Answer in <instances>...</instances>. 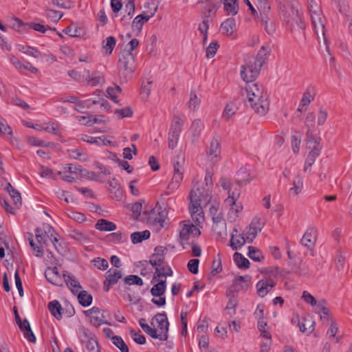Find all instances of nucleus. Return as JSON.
Listing matches in <instances>:
<instances>
[{
  "label": "nucleus",
  "mask_w": 352,
  "mask_h": 352,
  "mask_svg": "<svg viewBox=\"0 0 352 352\" xmlns=\"http://www.w3.org/2000/svg\"><path fill=\"white\" fill-rule=\"evenodd\" d=\"M124 281L126 285H136L142 286L143 285L142 279L136 275L127 276L124 278Z\"/></svg>",
  "instance_id": "nucleus-59"
},
{
  "label": "nucleus",
  "mask_w": 352,
  "mask_h": 352,
  "mask_svg": "<svg viewBox=\"0 0 352 352\" xmlns=\"http://www.w3.org/2000/svg\"><path fill=\"white\" fill-rule=\"evenodd\" d=\"M173 174L164 192L166 195L173 194L179 188L184 179V159L182 157H178L173 160Z\"/></svg>",
  "instance_id": "nucleus-5"
},
{
  "label": "nucleus",
  "mask_w": 352,
  "mask_h": 352,
  "mask_svg": "<svg viewBox=\"0 0 352 352\" xmlns=\"http://www.w3.org/2000/svg\"><path fill=\"white\" fill-rule=\"evenodd\" d=\"M303 188V179L298 175L294 177L293 179V187L290 188L289 191L294 195H298Z\"/></svg>",
  "instance_id": "nucleus-42"
},
{
  "label": "nucleus",
  "mask_w": 352,
  "mask_h": 352,
  "mask_svg": "<svg viewBox=\"0 0 352 352\" xmlns=\"http://www.w3.org/2000/svg\"><path fill=\"white\" fill-rule=\"evenodd\" d=\"M209 213L213 222L214 230H216L218 226H221L226 231V223L219 202L214 201L212 203L209 208Z\"/></svg>",
  "instance_id": "nucleus-13"
},
{
  "label": "nucleus",
  "mask_w": 352,
  "mask_h": 352,
  "mask_svg": "<svg viewBox=\"0 0 352 352\" xmlns=\"http://www.w3.org/2000/svg\"><path fill=\"white\" fill-rule=\"evenodd\" d=\"M116 38L113 36H108L103 42L102 47L108 54H111L115 45Z\"/></svg>",
  "instance_id": "nucleus-55"
},
{
  "label": "nucleus",
  "mask_w": 352,
  "mask_h": 352,
  "mask_svg": "<svg viewBox=\"0 0 352 352\" xmlns=\"http://www.w3.org/2000/svg\"><path fill=\"white\" fill-rule=\"evenodd\" d=\"M95 227L98 230L104 232L113 231L116 229V225L114 223L104 219H99Z\"/></svg>",
  "instance_id": "nucleus-33"
},
{
  "label": "nucleus",
  "mask_w": 352,
  "mask_h": 352,
  "mask_svg": "<svg viewBox=\"0 0 352 352\" xmlns=\"http://www.w3.org/2000/svg\"><path fill=\"white\" fill-rule=\"evenodd\" d=\"M172 275V270L169 267H156L153 281H159L160 279H165Z\"/></svg>",
  "instance_id": "nucleus-40"
},
{
  "label": "nucleus",
  "mask_w": 352,
  "mask_h": 352,
  "mask_svg": "<svg viewBox=\"0 0 352 352\" xmlns=\"http://www.w3.org/2000/svg\"><path fill=\"white\" fill-rule=\"evenodd\" d=\"M184 124V120L179 116H174L169 131L181 133L182 127Z\"/></svg>",
  "instance_id": "nucleus-52"
},
{
  "label": "nucleus",
  "mask_w": 352,
  "mask_h": 352,
  "mask_svg": "<svg viewBox=\"0 0 352 352\" xmlns=\"http://www.w3.org/2000/svg\"><path fill=\"white\" fill-rule=\"evenodd\" d=\"M278 267H276L274 270L265 268V295L276 284V274H278Z\"/></svg>",
  "instance_id": "nucleus-25"
},
{
  "label": "nucleus",
  "mask_w": 352,
  "mask_h": 352,
  "mask_svg": "<svg viewBox=\"0 0 352 352\" xmlns=\"http://www.w3.org/2000/svg\"><path fill=\"white\" fill-rule=\"evenodd\" d=\"M219 45L217 41H212L206 48V56L208 58H212L217 53Z\"/></svg>",
  "instance_id": "nucleus-64"
},
{
  "label": "nucleus",
  "mask_w": 352,
  "mask_h": 352,
  "mask_svg": "<svg viewBox=\"0 0 352 352\" xmlns=\"http://www.w3.org/2000/svg\"><path fill=\"white\" fill-rule=\"evenodd\" d=\"M248 256L256 261H260L263 258L262 252L253 247H249Z\"/></svg>",
  "instance_id": "nucleus-60"
},
{
  "label": "nucleus",
  "mask_w": 352,
  "mask_h": 352,
  "mask_svg": "<svg viewBox=\"0 0 352 352\" xmlns=\"http://www.w3.org/2000/svg\"><path fill=\"white\" fill-rule=\"evenodd\" d=\"M233 260L239 268L248 269L250 262L241 254L235 252L233 255Z\"/></svg>",
  "instance_id": "nucleus-48"
},
{
  "label": "nucleus",
  "mask_w": 352,
  "mask_h": 352,
  "mask_svg": "<svg viewBox=\"0 0 352 352\" xmlns=\"http://www.w3.org/2000/svg\"><path fill=\"white\" fill-rule=\"evenodd\" d=\"M48 309L52 315L57 320H60L62 318V307L58 300H54L49 302Z\"/></svg>",
  "instance_id": "nucleus-35"
},
{
  "label": "nucleus",
  "mask_w": 352,
  "mask_h": 352,
  "mask_svg": "<svg viewBox=\"0 0 352 352\" xmlns=\"http://www.w3.org/2000/svg\"><path fill=\"white\" fill-rule=\"evenodd\" d=\"M122 277V274L118 269H110L107 271L106 279L109 284L115 285Z\"/></svg>",
  "instance_id": "nucleus-39"
},
{
  "label": "nucleus",
  "mask_w": 352,
  "mask_h": 352,
  "mask_svg": "<svg viewBox=\"0 0 352 352\" xmlns=\"http://www.w3.org/2000/svg\"><path fill=\"white\" fill-rule=\"evenodd\" d=\"M291 270L296 275L301 277H310L313 272L307 263L303 262L302 259H299V262H290Z\"/></svg>",
  "instance_id": "nucleus-15"
},
{
  "label": "nucleus",
  "mask_w": 352,
  "mask_h": 352,
  "mask_svg": "<svg viewBox=\"0 0 352 352\" xmlns=\"http://www.w3.org/2000/svg\"><path fill=\"white\" fill-rule=\"evenodd\" d=\"M315 94L316 90L314 87L311 85L308 86L302 95L298 111H302L303 107H306L314 100Z\"/></svg>",
  "instance_id": "nucleus-26"
},
{
  "label": "nucleus",
  "mask_w": 352,
  "mask_h": 352,
  "mask_svg": "<svg viewBox=\"0 0 352 352\" xmlns=\"http://www.w3.org/2000/svg\"><path fill=\"white\" fill-rule=\"evenodd\" d=\"M135 57L130 51H123L119 58L118 69L119 74L124 80L131 77L135 69Z\"/></svg>",
  "instance_id": "nucleus-8"
},
{
  "label": "nucleus",
  "mask_w": 352,
  "mask_h": 352,
  "mask_svg": "<svg viewBox=\"0 0 352 352\" xmlns=\"http://www.w3.org/2000/svg\"><path fill=\"white\" fill-rule=\"evenodd\" d=\"M85 313L89 318L90 323L94 327H99L104 323L103 314L98 307H94Z\"/></svg>",
  "instance_id": "nucleus-19"
},
{
  "label": "nucleus",
  "mask_w": 352,
  "mask_h": 352,
  "mask_svg": "<svg viewBox=\"0 0 352 352\" xmlns=\"http://www.w3.org/2000/svg\"><path fill=\"white\" fill-rule=\"evenodd\" d=\"M262 229V223L257 219H254L249 227L246 228L244 234L246 236L248 243H251L255 238L256 234L261 232Z\"/></svg>",
  "instance_id": "nucleus-21"
},
{
  "label": "nucleus",
  "mask_w": 352,
  "mask_h": 352,
  "mask_svg": "<svg viewBox=\"0 0 352 352\" xmlns=\"http://www.w3.org/2000/svg\"><path fill=\"white\" fill-rule=\"evenodd\" d=\"M80 139L85 142L96 144L98 146L109 145L111 141L107 140L104 136L102 137H92L86 134L81 135Z\"/></svg>",
  "instance_id": "nucleus-28"
},
{
  "label": "nucleus",
  "mask_w": 352,
  "mask_h": 352,
  "mask_svg": "<svg viewBox=\"0 0 352 352\" xmlns=\"http://www.w3.org/2000/svg\"><path fill=\"white\" fill-rule=\"evenodd\" d=\"M69 236L80 243H86L89 241L87 236L79 230H74L72 231Z\"/></svg>",
  "instance_id": "nucleus-53"
},
{
  "label": "nucleus",
  "mask_w": 352,
  "mask_h": 352,
  "mask_svg": "<svg viewBox=\"0 0 352 352\" xmlns=\"http://www.w3.org/2000/svg\"><path fill=\"white\" fill-rule=\"evenodd\" d=\"M247 96L252 108L257 113L263 114L264 112L263 96L264 88L257 84L250 85L246 87Z\"/></svg>",
  "instance_id": "nucleus-7"
},
{
  "label": "nucleus",
  "mask_w": 352,
  "mask_h": 352,
  "mask_svg": "<svg viewBox=\"0 0 352 352\" xmlns=\"http://www.w3.org/2000/svg\"><path fill=\"white\" fill-rule=\"evenodd\" d=\"M100 100H97L96 98H89L87 100H80V101L78 102L76 106H75V109L78 111H82L84 109H89L91 107L92 104L99 103Z\"/></svg>",
  "instance_id": "nucleus-47"
},
{
  "label": "nucleus",
  "mask_w": 352,
  "mask_h": 352,
  "mask_svg": "<svg viewBox=\"0 0 352 352\" xmlns=\"http://www.w3.org/2000/svg\"><path fill=\"white\" fill-rule=\"evenodd\" d=\"M9 60L20 72L29 70L34 74H36L38 72V69L34 67L28 61L21 62L13 55L10 56Z\"/></svg>",
  "instance_id": "nucleus-22"
},
{
  "label": "nucleus",
  "mask_w": 352,
  "mask_h": 352,
  "mask_svg": "<svg viewBox=\"0 0 352 352\" xmlns=\"http://www.w3.org/2000/svg\"><path fill=\"white\" fill-rule=\"evenodd\" d=\"M151 323L153 333H150V336L153 339H158L161 341L166 340L169 327L166 314L165 313L156 314L151 319Z\"/></svg>",
  "instance_id": "nucleus-4"
},
{
  "label": "nucleus",
  "mask_w": 352,
  "mask_h": 352,
  "mask_svg": "<svg viewBox=\"0 0 352 352\" xmlns=\"http://www.w3.org/2000/svg\"><path fill=\"white\" fill-rule=\"evenodd\" d=\"M69 155L72 158L85 162L89 160V156L86 153H81L78 149H72L69 151Z\"/></svg>",
  "instance_id": "nucleus-56"
},
{
  "label": "nucleus",
  "mask_w": 352,
  "mask_h": 352,
  "mask_svg": "<svg viewBox=\"0 0 352 352\" xmlns=\"http://www.w3.org/2000/svg\"><path fill=\"white\" fill-rule=\"evenodd\" d=\"M307 147L310 148L311 151L309 152L307 159L305 162L304 170H310L311 166L316 161V158L320 155L322 146H320V139H314V142L311 143L310 140H305Z\"/></svg>",
  "instance_id": "nucleus-12"
},
{
  "label": "nucleus",
  "mask_w": 352,
  "mask_h": 352,
  "mask_svg": "<svg viewBox=\"0 0 352 352\" xmlns=\"http://www.w3.org/2000/svg\"><path fill=\"white\" fill-rule=\"evenodd\" d=\"M147 221L148 223L155 225L157 223H161L160 217H159V212L155 209H151L147 214ZM162 225V223H160Z\"/></svg>",
  "instance_id": "nucleus-57"
},
{
  "label": "nucleus",
  "mask_w": 352,
  "mask_h": 352,
  "mask_svg": "<svg viewBox=\"0 0 352 352\" xmlns=\"http://www.w3.org/2000/svg\"><path fill=\"white\" fill-rule=\"evenodd\" d=\"M179 240L182 243L188 242L190 239L200 235L199 229L189 220L183 221L179 227Z\"/></svg>",
  "instance_id": "nucleus-10"
},
{
  "label": "nucleus",
  "mask_w": 352,
  "mask_h": 352,
  "mask_svg": "<svg viewBox=\"0 0 352 352\" xmlns=\"http://www.w3.org/2000/svg\"><path fill=\"white\" fill-rule=\"evenodd\" d=\"M315 120L316 116L313 112L307 113L305 121V126L307 128L305 140H310V141H313L314 139H320V138L315 133ZM310 142L312 143L314 142Z\"/></svg>",
  "instance_id": "nucleus-17"
},
{
  "label": "nucleus",
  "mask_w": 352,
  "mask_h": 352,
  "mask_svg": "<svg viewBox=\"0 0 352 352\" xmlns=\"http://www.w3.org/2000/svg\"><path fill=\"white\" fill-rule=\"evenodd\" d=\"M156 283L154 284L151 289V293L153 296H164L166 289V280L160 279L159 281H155Z\"/></svg>",
  "instance_id": "nucleus-31"
},
{
  "label": "nucleus",
  "mask_w": 352,
  "mask_h": 352,
  "mask_svg": "<svg viewBox=\"0 0 352 352\" xmlns=\"http://www.w3.org/2000/svg\"><path fill=\"white\" fill-rule=\"evenodd\" d=\"M7 190L10 195V197L12 198L14 205L16 207H19L21 205V198L20 193L14 190L12 186L10 185V184H8L7 185Z\"/></svg>",
  "instance_id": "nucleus-50"
},
{
  "label": "nucleus",
  "mask_w": 352,
  "mask_h": 352,
  "mask_svg": "<svg viewBox=\"0 0 352 352\" xmlns=\"http://www.w3.org/2000/svg\"><path fill=\"white\" fill-rule=\"evenodd\" d=\"M223 4L224 10L228 13L234 16L239 11V6L236 0H221Z\"/></svg>",
  "instance_id": "nucleus-32"
},
{
  "label": "nucleus",
  "mask_w": 352,
  "mask_h": 352,
  "mask_svg": "<svg viewBox=\"0 0 352 352\" xmlns=\"http://www.w3.org/2000/svg\"><path fill=\"white\" fill-rule=\"evenodd\" d=\"M220 30L223 34L232 38H236L235 32L236 31V21L234 18L230 17L226 19L221 25Z\"/></svg>",
  "instance_id": "nucleus-20"
},
{
  "label": "nucleus",
  "mask_w": 352,
  "mask_h": 352,
  "mask_svg": "<svg viewBox=\"0 0 352 352\" xmlns=\"http://www.w3.org/2000/svg\"><path fill=\"white\" fill-rule=\"evenodd\" d=\"M47 280L54 285H63V278L56 267H48L45 272Z\"/></svg>",
  "instance_id": "nucleus-23"
},
{
  "label": "nucleus",
  "mask_w": 352,
  "mask_h": 352,
  "mask_svg": "<svg viewBox=\"0 0 352 352\" xmlns=\"http://www.w3.org/2000/svg\"><path fill=\"white\" fill-rule=\"evenodd\" d=\"M326 301L324 300H320L315 307V312L320 314V319L328 321L329 320L330 312L327 307H325Z\"/></svg>",
  "instance_id": "nucleus-37"
},
{
  "label": "nucleus",
  "mask_w": 352,
  "mask_h": 352,
  "mask_svg": "<svg viewBox=\"0 0 352 352\" xmlns=\"http://www.w3.org/2000/svg\"><path fill=\"white\" fill-rule=\"evenodd\" d=\"M179 136L180 133L169 131L168 143L170 149H174L177 146Z\"/></svg>",
  "instance_id": "nucleus-54"
},
{
  "label": "nucleus",
  "mask_w": 352,
  "mask_h": 352,
  "mask_svg": "<svg viewBox=\"0 0 352 352\" xmlns=\"http://www.w3.org/2000/svg\"><path fill=\"white\" fill-rule=\"evenodd\" d=\"M277 9L282 20L289 25L292 31H294V25L296 24L301 30L303 38L305 36V23L303 20V13L300 12L298 3L296 0H275Z\"/></svg>",
  "instance_id": "nucleus-2"
},
{
  "label": "nucleus",
  "mask_w": 352,
  "mask_h": 352,
  "mask_svg": "<svg viewBox=\"0 0 352 352\" xmlns=\"http://www.w3.org/2000/svg\"><path fill=\"white\" fill-rule=\"evenodd\" d=\"M78 121L84 125H91L94 123L104 122L105 120L102 116H80Z\"/></svg>",
  "instance_id": "nucleus-34"
},
{
  "label": "nucleus",
  "mask_w": 352,
  "mask_h": 352,
  "mask_svg": "<svg viewBox=\"0 0 352 352\" xmlns=\"http://www.w3.org/2000/svg\"><path fill=\"white\" fill-rule=\"evenodd\" d=\"M263 311L264 304L261 303L258 305L254 313V316L255 319L257 320V327L261 332V336H263L264 334V322L263 320L264 316Z\"/></svg>",
  "instance_id": "nucleus-30"
},
{
  "label": "nucleus",
  "mask_w": 352,
  "mask_h": 352,
  "mask_svg": "<svg viewBox=\"0 0 352 352\" xmlns=\"http://www.w3.org/2000/svg\"><path fill=\"white\" fill-rule=\"evenodd\" d=\"M307 7L316 34L319 38L320 33L325 41L324 28L326 19L322 13L320 3L317 0H307Z\"/></svg>",
  "instance_id": "nucleus-3"
},
{
  "label": "nucleus",
  "mask_w": 352,
  "mask_h": 352,
  "mask_svg": "<svg viewBox=\"0 0 352 352\" xmlns=\"http://www.w3.org/2000/svg\"><path fill=\"white\" fill-rule=\"evenodd\" d=\"M78 335L80 342L85 344L88 352H100V349L95 336L87 328L80 327Z\"/></svg>",
  "instance_id": "nucleus-11"
},
{
  "label": "nucleus",
  "mask_w": 352,
  "mask_h": 352,
  "mask_svg": "<svg viewBox=\"0 0 352 352\" xmlns=\"http://www.w3.org/2000/svg\"><path fill=\"white\" fill-rule=\"evenodd\" d=\"M221 144L219 138H213L210 143V146L206 151L207 160L211 164H214L220 160Z\"/></svg>",
  "instance_id": "nucleus-14"
},
{
  "label": "nucleus",
  "mask_w": 352,
  "mask_h": 352,
  "mask_svg": "<svg viewBox=\"0 0 352 352\" xmlns=\"http://www.w3.org/2000/svg\"><path fill=\"white\" fill-rule=\"evenodd\" d=\"M237 109L238 108L233 102L228 103L222 112L221 118L226 121L229 120L236 113Z\"/></svg>",
  "instance_id": "nucleus-38"
},
{
  "label": "nucleus",
  "mask_w": 352,
  "mask_h": 352,
  "mask_svg": "<svg viewBox=\"0 0 352 352\" xmlns=\"http://www.w3.org/2000/svg\"><path fill=\"white\" fill-rule=\"evenodd\" d=\"M63 276L64 282L74 294H76L82 290V287L80 286V283L72 274L65 272L63 274Z\"/></svg>",
  "instance_id": "nucleus-27"
},
{
  "label": "nucleus",
  "mask_w": 352,
  "mask_h": 352,
  "mask_svg": "<svg viewBox=\"0 0 352 352\" xmlns=\"http://www.w3.org/2000/svg\"><path fill=\"white\" fill-rule=\"evenodd\" d=\"M317 239V230L314 227L307 228L305 233L303 234L300 243L304 247L309 250H313Z\"/></svg>",
  "instance_id": "nucleus-16"
},
{
  "label": "nucleus",
  "mask_w": 352,
  "mask_h": 352,
  "mask_svg": "<svg viewBox=\"0 0 352 352\" xmlns=\"http://www.w3.org/2000/svg\"><path fill=\"white\" fill-rule=\"evenodd\" d=\"M314 322L306 318H302V321L298 322V327L300 331L303 333H311L314 329Z\"/></svg>",
  "instance_id": "nucleus-49"
},
{
  "label": "nucleus",
  "mask_w": 352,
  "mask_h": 352,
  "mask_svg": "<svg viewBox=\"0 0 352 352\" xmlns=\"http://www.w3.org/2000/svg\"><path fill=\"white\" fill-rule=\"evenodd\" d=\"M111 340L113 344H115L121 352H129L128 346L121 337L117 336H113Z\"/></svg>",
  "instance_id": "nucleus-58"
},
{
  "label": "nucleus",
  "mask_w": 352,
  "mask_h": 352,
  "mask_svg": "<svg viewBox=\"0 0 352 352\" xmlns=\"http://www.w3.org/2000/svg\"><path fill=\"white\" fill-rule=\"evenodd\" d=\"M264 60L261 52L258 56L241 67V77L246 82H252L258 75Z\"/></svg>",
  "instance_id": "nucleus-6"
},
{
  "label": "nucleus",
  "mask_w": 352,
  "mask_h": 352,
  "mask_svg": "<svg viewBox=\"0 0 352 352\" xmlns=\"http://www.w3.org/2000/svg\"><path fill=\"white\" fill-rule=\"evenodd\" d=\"M239 190L233 191L229 193V196L225 200V204L230 207L228 212V220L230 222H235L239 217V214L243 210V206L241 204H237L236 200L239 197Z\"/></svg>",
  "instance_id": "nucleus-9"
},
{
  "label": "nucleus",
  "mask_w": 352,
  "mask_h": 352,
  "mask_svg": "<svg viewBox=\"0 0 352 352\" xmlns=\"http://www.w3.org/2000/svg\"><path fill=\"white\" fill-rule=\"evenodd\" d=\"M39 175L41 177L43 178H49V179H55L56 175L52 171V169H50L48 167H45L43 166H41L39 168Z\"/></svg>",
  "instance_id": "nucleus-63"
},
{
  "label": "nucleus",
  "mask_w": 352,
  "mask_h": 352,
  "mask_svg": "<svg viewBox=\"0 0 352 352\" xmlns=\"http://www.w3.org/2000/svg\"><path fill=\"white\" fill-rule=\"evenodd\" d=\"M201 100L197 96L191 92L190 95V99L187 103L188 108L192 111H196L199 107Z\"/></svg>",
  "instance_id": "nucleus-51"
},
{
  "label": "nucleus",
  "mask_w": 352,
  "mask_h": 352,
  "mask_svg": "<svg viewBox=\"0 0 352 352\" xmlns=\"http://www.w3.org/2000/svg\"><path fill=\"white\" fill-rule=\"evenodd\" d=\"M238 301L236 298L233 294L230 296L228 302L226 306V310L228 311V314L230 315H233L235 314L236 310L235 308L237 305Z\"/></svg>",
  "instance_id": "nucleus-61"
},
{
  "label": "nucleus",
  "mask_w": 352,
  "mask_h": 352,
  "mask_svg": "<svg viewBox=\"0 0 352 352\" xmlns=\"http://www.w3.org/2000/svg\"><path fill=\"white\" fill-rule=\"evenodd\" d=\"M45 16L51 19L52 21L56 23L58 22L61 17L63 16V13L59 11H56L54 10H47L45 12Z\"/></svg>",
  "instance_id": "nucleus-62"
},
{
  "label": "nucleus",
  "mask_w": 352,
  "mask_h": 352,
  "mask_svg": "<svg viewBox=\"0 0 352 352\" xmlns=\"http://www.w3.org/2000/svg\"><path fill=\"white\" fill-rule=\"evenodd\" d=\"M78 297L79 303L83 307H88L92 302V296L86 291L80 290V292L76 294Z\"/></svg>",
  "instance_id": "nucleus-44"
},
{
  "label": "nucleus",
  "mask_w": 352,
  "mask_h": 352,
  "mask_svg": "<svg viewBox=\"0 0 352 352\" xmlns=\"http://www.w3.org/2000/svg\"><path fill=\"white\" fill-rule=\"evenodd\" d=\"M248 276H236L234 278L233 287L235 291L245 289L248 287Z\"/></svg>",
  "instance_id": "nucleus-45"
},
{
  "label": "nucleus",
  "mask_w": 352,
  "mask_h": 352,
  "mask_svg": "<svg viewBox=\"0 0 352 352\" xmlns=\"http://www.w3.org/2000/svg\"><path fill=\"white\" fill-rule=\"evenodd\" d=\"M212 199L211 191L205 189L201 182L193 184L190 192L189 211L192 220L197 226L204 221V214L202 206L208 204Z\"/></svg>",
  "instance_id": "nucleus-1"
},
{
  "label": "nucleus",
  "mask_w": 352,
  "mask_h": 352,
  "mask_svg": "<svg viewBox=\"0 0 352 352\" xmlns=\"http://www.w3.org/2000/svg\"><path fill=\"white\" fill-rule=\"evenodd\" d=\"M253 175H251L250 173V168L248 166L242 167L238 172H237V178L236 181L237 182L240 184H245L248 182L250 181L251 179L253 177Z\"/></svg>",
  "instance_id": "nucleus-36"
},
{
  "label": "nucleus",
  "mask_w": 352,
  "mask_h": 352,
  "mask_svg": "<svg viewBox=\"0 0 352 352\" xmlns=\"http://www.w3.org/2000/svg\"><path fill=\"white\" fill-rule=\"evenodd\" d=\"M86 73L87 83L91 86L103 85L104 84V77L100 72H96L93 74L92 76H90L89 71H86Z\"/></svg>",
  "instance_id": "nucleus-29"
},
{
  "label": "nucleus",
  "mask_w": 352,
  "mask_h": 352,
  "mask_svg": "<svg viewBox=\"0 0 352 352\" xmlns=\"http://www.w3.org/2000/svg\"><path fill=\"white\" fill-rule=\"evenodd\" d=\"M246 236L244 234L239 232L238 230L234 228L230 234V246L234 250L241 249L245 243Z\"/></svg>",
  "instance_id": "nucleus-18"
},
{
  "label": "nucleus",
  "mask_w": 352,
  "mask_h": 352,
  "mask_svg": "<svg viewBox=\"0 0 352 352\" xmlns=\"http://www.w3.org/2000/svg\"><path fill=\"white\" fill-rule=\"evenodd\" d=\"M157 8L150 14H142L135 17L132 22V28L134 31L140 32L143 25L155 14Z\"/></svg>",
  "instance_id": "nucleus-24"
},
{
  "label": "nucleus",
  "mask_w": 352,
  "mask_h": 352,
  "mask_svg": "<svg viewBox=\"0 0 352 352\" xmlns=\"http://www.w3.org/2000/svg\"><path fill=\"white\" fill-rule=\"evenodd\" d=\"M150 236V232L144 230L142 232H135L131 234V242L133 244L141 243L142 241L148 239Z\"/></svg>",
  "instance_id": "nucleus-46"
},
{
  "label": "nucleus",
  "mask_w": 352,
  "mask_h": 352,
  "mask_svg": "<svg viewBox=\"0 0 352 352\" xmlns=\"http://www.w3.org/2000/svg\"><path fill=\"white\" fill-rule=\"evenodd\" d=\"M17 49L19 52L34 58L41 56V52L36 48L33 47L18 45Z\"/></svg>",
  "instance_id": "nucleus-43"
},
{
  "label": "nucleus",
  "mask_w": 352,
  "mask_h": 352,
  "mask_svg": "<svg viewBox=\"0 0 352 352\" xmlns=\"http://www.w3.org/2000/svg\"><path fill=\"white\" fill-rule=\"evenodd\" d=\"M204 125L201 120V119H195L191 124L190 128V132L191 135L194 138H198L202 129H204Z\"/></svg>",
  "instance_id": "nucleus-41"
}]
</instances>
